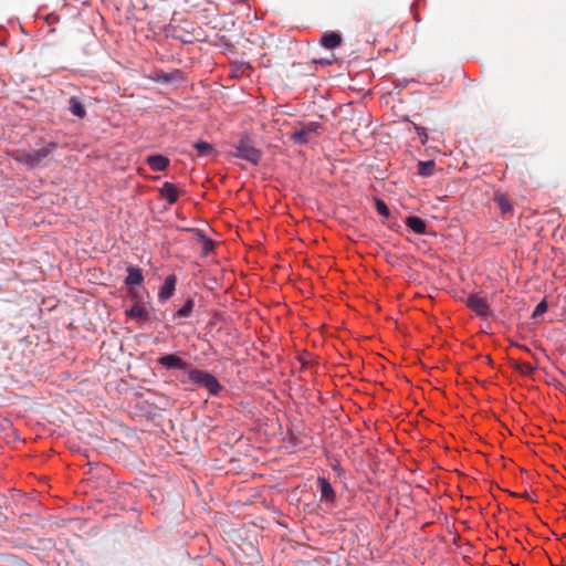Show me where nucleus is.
Segmentation results:
<instances>
[{
	"label": "nucleus",
	"instance_id": "nucleus-1",
	"mask_svg": "<svg viewBox=\"0 0 566 566\" xmlns=\"http://www.w3.org/2000/svg\"><path fill=\"white\" fill-rule=\"evenodd\" d=\"M57 148V143L49 142L36 150H27L23 148L12 149L8 155L17 163L33 169L41 164L43 159L49 157Z\"/></svg>",
	"mask_w": 566,
	"mask_h": 566
},
{
	"label": "nucleus",
	"instance_id": "nucleus-2",
	"mask_svg": "<svg viewBox=\"0 0 566 566\" xmlns=\"http://www.w3.org/2000/svg\"><path fill=\"white\" fill-rule=\"evenodd\" d=\"M233 155L254 165H256L261 159V151L252 145V142L248 137H242L239 140L235 145V151Z\"/></svg>",
	"mask_w": 566,
	"mask_h": 566
},
{
	"label": "nucleus",
	"instance_id": "nucleus-3",
	"mask_svg": "<svg viewBox=\"0 0 566 566\" xmlns=\"http://www.w3.org/2000/svg\"><path fill=\"white\" fill-rule=\"evenodd\" d=\"M467 306L481 318H488L492 315L486 298L479 294H471L467 300Z\"/></svg>",
	"mask_w": 566,
	"mask_h": 566
},
{
	"label": "nucleus",
	"instance_id": "nucleus-4",
	"mask_svg": "<svg viewBox=\"0 0 566 566\" xmlns=\"http://www.w3.org/2000/svg\"><path fill=\"white\" fill-rule=\"evenodd\" d=\"M319 127L318 123H308L300 129H295L292 134V139L295 144H306L310 140V135L315 133Z\"/></svg>",
	"mask_w": 566,
	"mask_h": 566
},
{
	"label": "nucleus",
	"instance_id": "nucleus-5",
	"mask_svg": "<svg viewBox=\"0 0 566 566\" xmlns=\"http://www.w3.org/2000/svg\"><path fill=\"white\" fill-rule=\"evenodd\" d=\"M177 277L175 274H170L165 279L164 284L160 286L158 292L159 302L164 303L172 297L176 291Z\"/></svg>",
	"mask_w": 566,
	"mask_h": 566
},
{
	"label": "nucleus",
	"instance_id": "nucleus-6",
	"mask_svg": "<svg viewBox=\"0 0 566 566\" xmlns=\"http://www.w3.org/2000/svg\"><path fill=\"white\" fill-rule=\"evenodd\" d=\"M158 363L167 369L185 370L187 368V363L175 354H168L159 357Z\"/></svg>",
	"mask_w": 566,
	"mask_h": 566
},
{
	"label": "nucleus",
	"instance_id": "nucleus-7",
	"mask_svg": "<svg viewBox=\"0 0 566 566\" xmlns=\"http://www.w3.org/2000/svg\"><path fill=\"white\" fill-rule=\"evenodd\" d=\"M159 193L160 197L168 202V205L172 206L177 202L180 196V190L175 184L167 181L159 189Z\"/></svg>",
	"mask_w": 566,
	"mask_h": 566
},
{
	"label": "nucleus",
	"instance_id": "nucleus-8",
	"mask_svg": "<svg viewBox=\"0 0 566 566\" xmlns=\"http://www.w3.org/2000/svg\"><path fill=\"white\" fill-rule=\"evenodd\" d=\"M493 200L497 205L503 217L511 216L513 213V206L507 195L501 191H495Z\"/></svg>",
	"mask_w": 566,
	"mask_h": 566
},
{
	"label": "nucleus",
	"instance_id": "nucleus-9",
	"mask_svg": "<svg viewBox=\"0 0 566 566\" xmlns=\"http://www.w3.org/2000/svg\"><path fill=\"white\" fill-rule=\"evenodd\" d=\"M127 276L125 279V284L128 286H138L144 282V274L142 269L137 266L129 265L127 266Z\"/></svg>",
	"mask_w": 566,
	"mask_h": 566
},
{
	"label": "nucleus",
	"instance_id": "nucleus-10",
	"mask_svg": "<svg viewBox=\"0 0 566 566\" xmlns=\"http://www.w3.org/2000/svg\"><path fill=\"white\" fill-rule=\"evenodd\" d=\"M317 483L319 485L321 499L323 501L333 503L336 499V493L328 480L325 478H318Z\"/></svg>",
	"mask_w": 566,
	"mask_h": 566
},
{
	"label": "nucleus",
	"instance_id": "nucleus-11",
	"mask_svg": "<svg viewBox=\"0 0 566 566\" xmlns=\"http://www.w3.org/2000/svg\"><path fill=\"white\" fill-rule=\"evenodd\" d=\"M146 163L154 171H165L169 166V159L163 155H150Z\"/></svg>",
	"mask_w": 566,
	"mask_h": 566
},
{
	"label": "nucleus",
	"instance_id": "nucleus-12",
	"mask_svg": "<svg viewBox=\"0 0 566 566\" xmlns=\"http://www.w3.org/2000/svg\"><path fill=\"white\" fill-rule=\"evenodd\" d=\"M406 226L417 234H424L427 232V224L424 220L419 217L410 216L405 220Z\"/></svg>",
	"mask_w": 566,
	"mask_h": 566
},
{
	"label": "nucleus",
	"instance_id": "nucleus-13",
	"mask_svg": "<svg viewBox=\"0 0 566 566\" xmlns=\"http://www.w3.org/2000/svg\"><path fill=\"white\" fill-rule=\"evenodd\" d=\"M126 315L133 319L146 321L148 318V311L142 302H136L126 311Z\"/></svg>",
	"mask_w": 566,
	"mask_h": 566
},
{
	"label": "nucleus",
	"instance_id": "nucleus-14",
	"mask_svg": "<svg viewBox=\"0 0 566 566\" xmlns=\"http://www.w3.org/2000/svg\"><path fill=\"white\" fill-rule=\"evenodd\" d=\"M202 387H205L212 396L219 395V392L222 390V386L212 374H209Z\"/></svg>",
	"mask_w": 566,
	"mask_h": 566
},
{
	"label": "nucleus",
	"instance_id": "nucleus-15",
	"mask_svg": "<svg viewBox=\"0 0 566 566\" xmlns=\"http://www.w3.org/2000/svg\"><path fill=\"white\" fill-rule=\"evenodd\" d=\"M202 387H205L212 396L219 395V392L222 390V386L212 374H209Z\"/></svg>",
	"mask_w": 566,
	"mask_h": 566
},
{
	"label": "nucleus",
	"instance_id": "nucleus-16",
	"mask_svg": "<svg viewBox=\"0 0 566 566\" xmlns=\"http://www.w3.org/2000/svg\"><path fill=\"white\" fill-rule=\"evenodd\" d=\"M210 373L193 368L188 373L189 379L200 386H203Z\"/></svg>",
	"mask_w": 566,
	"mask_h": 566
},
{
	"label": "nucleus",
	"instance_id": "nucleus-17",
	"mask_svg": "<svg viewBox=\"0 0 566 566\" xmlns=\"http://www.w3.org/2000/svg\"><path fill=\"white\" fill-rule=\"evenodd\" d=\"M434 161L428 160V161H419L418 163V174L423 177H429L434 171Z\"/></svg>",
	"mask_w": 566,
	"mask_h": 566
},
{
	"label": "nucleus",
	"instance_id": "nucleus-18",
	"mask_svg": "<svg viewBox=\"0 0 566 566\" xmlns=\"http://www.w3.org/2000/svg\"><path fill=\"white\" fill-rule=\"evenodd\" d=\"M195 149L197 150V156H208L213 151V147L211 144L207 142L199 140L193 144Z\"/></svg>",
	"mask_w": 566,
	"mask_h": 566
},
{
	"label": "nucleus",
	"instance_id": "nucleus-19",
	"mask_svg": "<svg viewBox=\"0 0 566 566\" xmlns=\"http://www.w3.org/2000/svg\"><path fill=\"white\" fill-rule=\"evenodd\" d=\"M195 302L192 298H188L185 304L176 312L178 317H189L193 311Z\"/></svg>",
	"mask_w": 566,
	"mask_h": 566
},
{
	"label": "nucleus",
	"instance_id": "nucleus-20",
	"mask_svg": "<svg viewBox=\"0 0 566 566\" xmlns=\"http://www.w3.org/2000/svg\"><path fill=\"white\" fill-rule=\"evenodd\" d=\"M343 38H319V45L327 49L333 50L340 45Z\"/></svg>",
	"mask_w": 566,
	"mask_h": 566
},
{
	"label": "nucleus",
	"instance_id": "nucleus-21",
	"mask_svg": "<svg viewBox=\"0 0 566 566\" xmlns=\"http://www.w3.org/2000/svg\"><path fill=\"white\" fill-rule=\"evenodd\" d=\"M375 208H376V211L381 217H385V218L389 217L390 210H389L388 206L386 205V202L384 200H381L380 198H375Z\"/></svg>",
	"mask_w": 566,
	"mask_h": 566
},
{
	"label": "nucleus",
	"instance_id": "nucleus-22",
	"mask_svg": "<svg viewBox=\"0 0 566 566\" xmlns=\"http://www.w3.org/2000/svg\"><path fill=\"white\" fill-rule=\"evenodd\" d=\"M71 112L78 117H84L85 115L84 106L75 99L71 101Z\"/></svg>",
	"mask_w": 566,
	"mask_h": 566
},
{
	"label": "nucleus",
	"instance_id": "nucleus-23",
	"mask_svg": "<svg viewBox=\"0 0 566 566\" xmlns=\"http://www.w3.org/2000/svg\"><path fill=\"white\" fill-rule=\"evenodd\" d=\"M546 311H547V303H546V301H542V302H539V303L536 305V307H535V310H534V312H533V315H532V316H533V317L541 316V315H543Z\"/></svg>",
	"mask_w": 566,
	"mask_h": 566
},
{
	"label": "nucleus",
	"instance_id": "nucleus-24",
	"mask_svg": "<svg viewBox=\"0 0 566 566\" xmlns=\"http://www.w3.org/2000/svg\"><path fill=\"white\" fill-rule=\"evenodd\" d=\"M334 61H335V55L333 53H331L326 57H322V59H318V60H316V59L313 60L314 63L321 64V65H332Z\"/></svg>",
	"mask_w": 566,
	"mask_h": 566
},
{
	"label": "nucleus",
	"instance_id": "nucleus-25",
	"mask_svg": "<svg viewBox=\"0 0 566 566\" xmlns=\"http://www.w3.org/2000/svg\"><path fill=\"white\" fill-rule=\"evenodd\" d=\"M416 130H417L418 136L421 139V144L426 145V143L428 140V134H427L426 128L421 127V126H416Z\"/></svg>",
	"mask_w": 566,
	"mask_h": 566
},
{
	"label": "nucleus",
	"instance_id": "nucleus-26",
	"mask_svg": "<svg viewBox=\"0 0 566 566\" xmlns=\"http://www.w3.org/2000/svg\"><path fill=\"white\" fill-rule=\"evenodd\" d=\"M51 20L57 21L59 19L56 17H50L46 19L48 23H51Z\"/></svg>",
	"mask_w": 566,
	"mask_h": 566
},
{
	"label": "nucleus",
	"instance_id": "nucleus-27",
	"mask_svg": "<svg viewBox=\"0 0 566 566\" xmlns=\"http://www.w3.org/2000/svg\"><path fill=\"white\" fill-rule=\"evenodd\" d=\"M55 31H56V29H54V28H53V29H49V30L46 31V33H48V34H51V33H53V32H55Z\"/></svg>",
	"mask_w": 566,
	"mask_h": 566
},
{
	"label": "nucleus",
	"instance_id": "nucleus-28",
	"mask_svg": "<svg viewBox=\"0 0 566 566\" xmlns=\"http://www.w3.org/2000/svg\"><path fill=\"white\" fill-rule=\"evenodd\" d=\"M324 35H332V36H335L337 35L336 33L332 32V33H325Z\"/></svg>",
	"mask_w": 566,
	"mask_h": 566
}]
</instances>
